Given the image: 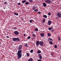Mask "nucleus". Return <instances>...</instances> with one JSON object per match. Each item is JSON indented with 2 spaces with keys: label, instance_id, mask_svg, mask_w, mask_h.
I'll use <instances>...</instances> for the list:
<instances>
[{
  "label": "nucleus",
  "instance_id": "1",
  "mask_svg": "<svg viewBox=\"0 0 61 61\" xmlns=\"http://www.w3.org/2000/svg\"><path fill=\"white\" fill-rule=\"evenodd\" d=\"M18 56L17 57L18 59H19L20 58L22 57V50H19L17 53Z\"/></svg>",
  "mask_w": 61,
  "mask_h": 61
},
{
  "label": "nucleus",
  "instance_id": "2",
  "mask_svg": "<svg viewBox=\"0 0 61 61\" xmlns=\"http://www.w3.org/2000/svg\"><path fill=\"white\" fill-rule=\"evenodd\" d=\"M46 3H47L48 4H51V3H52L51 1L50 0H46V1H45Z\"/></svg>",
  "mask_w": 61,
  "mask_h": 61
},
{
  "label": "nucleus",
  "instance_id": "3",
  "mask_svg": "<svg viewBox=\"0 0 61 61\" xmlns=\"http://www.w3.org/2000/svg\"><path fill=\"white\" fill-rule=\"evenodd\" d=\"M56 14L57 15V17L59 18H60L61 17V13H56Z\"/></svg>",
  "mask_w": 61,
  "mask_h": 61
},
{
  "label": "nucleus",
  "instance_id": "4",
  "mask_svg": "<svg viewBox=\"0 0 61 61\" xmlns=\"http://www.w3.org/2000/svg\"><path fill=\"white\" fill-rule=\"evenodd\" d=\"M44 42L43 41H40V44L39 45L40 46H43V44H44Z\"/></svg>",
  "mask_w": 61,
  "mask_h": 61
},
{
  "label": "nucleus",
  "instance_id": "5",
  "mask_svg": "<svg viewBox=\"0 0 61 61\" xmlns=\"http://www.w3.org/2000/svg\"><path fill=\"white\" fill-rule=\"evenodd\" d=\"M14 33L16 35V36H17L18 35H19V32L17 31H15L14 32Z\"/></svg>",
  "mask_w": 61,
  "mask_h": 61
},
{
  "label": "nucleus",
  "instance_id": "6",
  "mask_svg": "<svg viewBox=\"0 0 61 61\" xmlns=\"http://www.w3.org/2000/svg\"><path fill=\"white\" fill-rule=\"evenodd\" d=\"M40 41H37L36 43V45L37 46H38L40 44Z\"/></svg>",
  "mask_w": 61,
  "mask_h": 61
},
{
  "label": "nucleus",
  "instance_id": "7",
  "mask_svg": "<svg viewBox=\"0 0 61 61\" xmlns=\"http://www.w3.org/2000/svg\"><path fill=\"white\" fill-rule=\"evenodd\" d=\"M48 23L49 25H51V24L52 23V21L50 20H49Z\"/></svg>",
  "mask_w": 61,
  "mask_h": 61
},
{
  "label": "nucleus",
  "instance_id": "8",
  "mask_svg": "<svg viewBox=\"0 0 61 61\" xmlns=\"http://www.w3.org/2000/svg\"><path fill=\"white\" fill-rule=\"evenodd\" d=\"M22 45H20L18 48V50H20L22 48Z\"/></svg>",
  "mask_w": 61,
  "mask_h": 61
},
{
  "label": "nucleus",
  "instance_id": "9",
  "mask_svg": "<svg viewBox=\"0 0 61 61\" xmlns=\"http://www.w3.org/2000/svg\"><path fill=\"white\" fill-rule=\"evenodd\" d=\"M40 34L41 36H42V37L44 36V35H45V34H44V33H41Z\"/></svg>",
  "mask_w": 61,
  "mask_h": 61
},
{
  "label": "nucleus",
  "instance_id": "10",
  "mask_svg": "<svg viewBox=\"0 0 61 61\" xmlns=\"http://www.w3.org/2000/svg\"><path fill=\"white\" fill-rule=\"evenodd\" d=\"M48 40L49 41H53V40H52V39L51 38H48Z\"/></svg>",
  "mask_w": 61,
  "mask_h": 61
},
{
  "label": "nucleus",
  "instance_id": "11",
  "mask_svg": "<svg viewBox=\"0 0 61 61\" xmlns=\"http://www.w3.org/2000/svg\"><path fill=\"white\" fill-rule=\"evenodd\" d=\"M16 41H20V38H16Z\"/></svg>",
  "mask_w": 61,
  "mask_h": 61
},
{
  "label": "nucleus",
  "instance_id": "12",
  "mask_svg": "<svg viewBox=\"0 0 61 61\" xmlns=\"http://www.w3.org/2000/svg\"><path fill=\"white\" fill-rule=\"evenodd\" d=\"M13 41H16V38H14L13 39Z\"/></svg>",
  "mask_w": 61,
  "mask_h": 61
},
{
  "label": "nucleus",
  "instance_id": "13",
  "mask_svg": "<svg viewBox=\"0 0 61 61\" xmlns=\"http://www.w3.org/2000/svg\"><path fill=\"white\" fill-rule=\"evenodd\" d=\"M43 5L44 7H46V4L45 3H43Z\"/></svg>",
  "mask_w": 61,
  "mask_h": 61
},
{
  "label": "nucleus",
  "instance_id": "14",
  "mask_svg": "<svg viewBox=\"0 0 61 61\" xmlns=\"http://www.w3.org/2000/svg\"><path fill=\"white\" fill-rule=\"evenodd\" d=\"M41 53V51L40 50H38V51L37 52V53H38V54H40Z\"/></svg>",
  "mask_w": 61,
  "mask_h": 61
},
{
  "label": "nucleus",
  "instance_id": "15",
  "mask_svg": "<svg viewBox=\"0 0 61 61\" xmlns=\"http://www.w3.org/2000/svg\"><path fill=\"white\" fill-rule=\"evenodd\" d=\"M26 2V0H23L22 1V4H24V3L25 2Z\"/></svg>",
  "mask_w": 61,
  "mask_h": 61
},
{
  "label": "nucleus",
  "instance_id": "16",
  "mask_svg": "<svg viewBox=\"0 0 61 61\" xmlns=\"http://www.w3.org/2000/svg\"><path fill=\"white\" fill-rule=\"evenodd\" d=\"M28 61H33V59L32 58H31L28 60Z\"/></svg>",
  "mask_w": 61,
  "mask_h": 61
},
{
  "label": "nucleus",
  "instance_id": "17",
  "mask_svg": "<svg viewBox=\"0 0 61 61\" xmlns=\"http://www.w3.org/2000/svg\"><path fill=\"white\" fill-rule=\"evenodd\" d=\"M14 14L15 15H18V13H14Z\"/></svg>",
  "mask_w": 61,
  "mask_h": 61
},
{
  "label": "nucleus",
  "instance_id": "18",
  "mask_svg": "<svg viewBox=\"0 0 61 61\" xmlns=\"http://www.w3.org/2000/svg\"><path fill=\"white\" fill-rule=\"evenodd\" d=\"M35 31H38V29L37 28H36L35 29Z\"/></svg>",
  "mask_w": 61,
  "mask_h": 61
},
{
  "label": "nucleus",
  "instance_id": "19",
  "mask_svg": "<svg viewBox=\"0 0 61 61\" xmlns=\"http://www.w3.org/2000/svg\"><path fill=\"white\" fill-rule=\"evenodd\" d=\"M32 9L33 10H35L36 9V7L35 6L33 7H32Z\"/></svg>",
  "mask_w": 61,
  "mask_h": 61
},
{
  "label": "nucleus",
  "instance_id": "20",
  "mask_svg": "<svg viewBox=\"0 0 61 61\" xmlns=\"http://www.w3.org/2000/svg\"><path fill=\"white\" fill-rule=\"evenodd\" d=\"M43 17L45 18H47V16H46V15H44Z\"/></svg>",
  "mask_w": 61,
  "mask_h": 61
},
{
  "label": "nucleus",
  "instance_id": "21",
  "mask_svg": "<svg viewBox=\"0 0 61 61\" xmlns=\"http://www.w3.org/2000/svg\"><path fill=\"white\" fill-rule=\"evenodd\" d=\"M47 35L48 36H51V34L49 33H48Z\"/></svg>",
  "mask_w": 61,
  "mask_h": 61
},
{
  "label": "nucleus",
  "instance_id": "22",
  "mask_svg": "<svg viewBox=\"0 0 61 61\" xmlns=\"http://www.w3.org/2000/svg\"><path fill=\"white\" fill-rule=\"evenodd\" d=\"M33 50H31L30 51V52L31 53H33Z\"/></svg>",
  "mask_w": 61,
  "mask_h": 61
},
{
  "label": "nucleus",
  "instance_id": "23",
  "mask_svg": "<svg viewBox=\"0 0 61 61\" xmlns=\"http://www.w3.org/2000/svg\"><path fill=\"white\" fill-rule=\"evenodd\" d=\"M29 2H26L25 3V5H28V4H29Z\"/></svg>",
  "mask_w": 61,
  "mask_h": 61
},
{
  "label": "nucleus",
  "instance_id": "24",
  "mask_svg": "<svg viewBox=\"0 0 61 61\" xmlns=\"http://www.w3.org/2000/svg\"><path fill=\"white\" fill-rule=\"evenodd\" d=\"M26 55L27 56H29V54L28 53H27Z\"/></svg>",
  "mask_w": 61,
  "mask_h": 61
},
{
  "label": "nucleus",
  "instance_id": "25",
  "mask_svg": "<svg viewBox=\"0 0 61 61\" xmlns=\"http://www.w3.org/2000/svg\"><path fill=\"white\" fill-rule=\"evenodd\" d=\"M32 36L34 37H36V35L35 34H32Z\"/></svg>",
  "mask_w": 61,
  "mask_h": 61
},
{
  "label": "nucleus",
  "instance_id": "26",
  "mask_svg": "<svg viewBox=\"0 0 61 61\" xmlns=\"http://www.w3.org/2000/svg\"><path fill=\"white\" fill-rule=\"evenodd\" d=\"M43 22H46L45 20V19L44 18L43 20Z\"/></svg>",
  "mask_w": 61,
  "mask_h": 61
},
{
  "label": "nucleus",
  "instance_id": "27",
  "mask_svg": "<svg viewBox=\"0 0 61 61\" xmlns=\"http://www.w3.org/2000/svg\"><path fill=\"white\" fill-rule=\"evenodd\" d=\"M38 11V10L37 9H36L35 10H34V11L35 12H37Z\"/></svg>",
  "mask_w": 61,
  "mask_h": 61
},
{
  "label": "nucleus",
  "instance_id": "28",
  "mask_svg": "<svg viewBox=\"0 0 61 61\" xmlns=\"http://www.w3.org/2000/svg\"><path fill=\"white\" fill-rule=\"evenodd\" d=\"M58 37V41H60V40H61V39H60V37Z\"/></svg>",
  "mask_w": 61,
  "mask_h": 61
},
{
  "label": "nucleus",
  "instance_id": "29",
  "mask_svg": "<svg viewBox=\"0 0 61 61\" xmlns=\"http://www.w3.org/2000/svg\"><path fill=\"white\" fill-rule=\"evenodd\" d=\"M39 57L40 58V59H42V57L41 56H39Z\"/></svg>",
  "mask_w": 61,
  "mask_h": 61
},
{
  "label": "nucleus",
  "instance_id": "30",
  "mask_svg": "<svg viewBox=\"0 0 61 61\" xmlns=\"http://www.w3.org/2000/svg\"><path fill=\"white\" fill-rule=\"evenodd\" d=\"M29 2L30 3H32V2H33V1L32 0H29Z\"/></svg>",
  "mask_w": 61,
  "mask_h": 61
},
{
  "label": "nucleus",
  "instance_id": "31",
  "mask_svg": "<svg viewBox=\"0 0 61 61\" xmlns=\"http://www.w3.org/2000/svg\"><path fill=\"white\" fill-rule=\"evenodd\" d=\"M25 46L27 47V44L26 43L25 45Z\"/></svg>",
  "mask_w": 61,
  "mask_h": 61
},
{
  "label": "nucleus",
  "instance_id": "32",
  "mask_svg": "<svg viewBox=\"0 0 61 61\" xmlns=\"http://www.w3.org/2000/svg\"><path fill=\"white\" fill-rule=\"evenodd\" d=\"M50 44H53V42H51V41H50Z\"/></svg>",
  "mask_w": 61,
  "mask_h": 61
},
{
  "label": "nucleus",
  "instance_id": "33",
  "mask_svg": "<svg viewBox=\"0 0 61 61\" xmlns=\"http://www.w3.org/2000/svg\"><path fill=\"white\" fill-rule=\"evenodd\" d=\"M13 29H14V30L16 29H17V27H15L14 28H13Z\"/></svg>",
  "mask_w": 61,
  "mask_h": 61
},
{
  "label": "nucleus",
  "instance_id": "34",
  "mask_svg": "<svg viewBox=\"0 0 61 61\" xmlns=\"http://www.w3.org/2000/svg\"><path fill=\"white\" fill-rule=\"evenodd\" d=\"M31 38V36H29L27 38V39H30V38Z\"/></svg>",
  "mask_w": 61,
  "mask_h": 61
},
{
  "label": "nucleus",
  "instance_id": "35",
  "mask_svg": "<svg viewBox=\"0 0 61 61\" xmlns=\"http://www.w3.org/2000/svg\"><path fill=\"white\" fill-rule=\"evenodd\" d=\"M48 15H51V13H48Z\"/></svg>",
  "mask_w": 61,
  "mask_h": 61
},
{
  "label": "nucleus",
  "instance_id": "36",
  "mask_svg": "<svg viewBox=\"0 0 61 61\" xmlns=\"http://www.w3.org/2000/svg\"><path fill=\"white\" fill-rule=\"evenodd\" d=\"M42 55L41 54H39L38 55V56H41Z\"/></svg>",
  "mask_w": 61,
  "mask_h": 61
},
{
  "label": "nucleus",
  "instance_id": "37",
  "mask_svg": "<svg viewBox=\"0 0 61 61\" xmlns=\"http://www.w3.org/2000/svg\"><path fill=\"white\" fill-rule=\"evenodd\" d=\"M51 32H54V31H55V30H51Z\"/></svg>",
  "mask_w": 61,
  "mask_h": 61
},
{
  "label": "nucleus",
  "instance_id": "38",
  "mask_svg": "<svg viewBox=\"0 0 61 61\" xmlns=\"http://www.w3.org/2000/svg\"><path fill=\"white\" fill-rule=\"evenodd\" d=\"M48 29L49 30H50L51 29V27H49L48 28Z\"/></svg>",
  "mask_w": 61,
  "mask_h": 61
},
{
  "label": "nucleus",
  "instance_id": "39",
  "mask_svg": "<svg viewBox=\"0 0 61 61\" xmlns=\"http://www.w3.org/2000/svg\"><path fill=\"white\" fill-rule=\"evenodd\" d=\"M55 48H57V46H56V45H55Z\"/></svg>",
  "mask_w": 61,
  "mask_h": 61
},
{
  "label": "nucleus",
  "instance_id": "40",
  "mask_svg": "<svg viewBox=\"0 0 61 61\" xmlns=\"http://www.w3.org/2000/svg\"><path fill=\"white\" fill-rule=\"evenodd\" d=\"M37 61H41V59L38 60Z\"/></svg>",
  "mask_w": 61,
  "mask_h": 61
},
{
  "label": "nucleus",
  "instance_id": "41",
  "mask_svg": "<svg viewBox=\"0 0 61 61\" xmlns=\"http://www.w3.org/2000/svg\"><path fill=\"white\" fill-rule=\"evenodd\" d=\"M30 23H32V20H30Z\"/></svg>",
  "mask_w": 61,
  "mask_h": 61
},
{
  "label": "nucleus",
  "instance_id": "42",
  "mask_svg": "<svg viewBox=\"0 0 61 61\" xmlns=\"http://www.w3.org/2000/svg\"><path fill=\"white\" fill-rule=\"evenodd\" d=\"M4 4H7V3L6 2H4Z\"/></svg>",
  "mask_w": 61,
  "mask_h": 61
},
{
  "label": "nucleus",
  "instance_id": "43",
  "mask_svg": "<svg viewBox=\"0 0 61 61\" xmlns=\"http://www.w3.org/2000/svg\"><path fill=\"white\" fill-rule=\"evenodd\" d=\"M18 5H21V4H20V3H18Z\"/></svg>",
  "mask_w": 61,
  "mask_h": 61
},
{
  "label": "nucleus",
  "instance_id": "44",
  "mask_svg": "<svg viewBox=\"0 0 61 61\" xmlns=\"http://www.w3.org/2000/svg\"><path fill=\"white\" fill-rule=\"evenodd\" d=\"M38 14H41V12L40 11H39L38 13Z\"/></svg>",
  "mask_w": 61,
  "mask_h": 61
},
{
  "label": "nucleus",
  "instance_id": "45",
  "mask_svg": "<svg viewBox=\"0 0 61 61\" xmlns=\"http://www.w3.org/2000/svg\"><path fill=\"white\" fill-rule=\"evenodd\" d=\"M24 36H25V34H24Z\"/></svg>",
  "mask_w": 61,
  "mask_h": 61
},
{
  "label": "nucleus",
  "instance_id": "46",
  "mask_svg": "<svg viewBox=\"0 0 61 61\" xmlns=\"http://www.w3.org/2000/svg\"><path fill=\"white\" fill-rule=\"evenodd\" d=\"M51 29H53V27H51Z\"/></svg>",
  "mask_w": 61,
  "mask_h": 61
},
{
  "label": "nucleus",
  "instance_id": "47",
  "mask_svg": "<svg viewBox=\"0 0 61 61\" xmlns=\"http://www.w3.org/2000/svg\"><path fill=\"white\" fill-rule=\"evenodd\" d=\"M32 34H33L34 33V32L33 31H32Z\"/></svg>",
  "mask_w": 61,
  "mask_h": 61
},
{
  "label": "nucleus",
  "instance_id": "48",
  "mask_svg": "<svg viewBox=\"0 0 61 61\" xmlns=\"http://www.w3.org/2000/svg\"><path fill=\"white\" fill-rule=\"evenodd\" d=\"M6 37H7V38H9V36H7Z\"/></svg>",
  "mask_w": 61,
  "mask_h": 61
},
{
  "label": "nucleus",
  "instance_id": "49",
  "mask_svg": "<svg viewBox=\"0 0 61 61\" xmlns=\"http://www.w3.org/2000/svg\"><path fill=\"white\" fill-rule=\"evenodd\" d=\"M22 19V20H23V19Z\"/></svg>",
  "mask_w": 61,
  "mask_h": 61
},
{
  "label": "nucleus",
  "instance_id": "50",
  "mask_svg": "<svg viewBox=\"0 0 61 61\" xmlns=\"http://www.w3.org/2000/svg\"><path fill=\"white\" fill-rule=\"evenodd\" d=\"M42 1H44V0H41Z\"/></svg>",
  "mask_w": 61,
  "mask_h": 61
},
{
  "label": "nucleus",
  "instance_id": "51",
  "mask_svg": "<svg viewBox=\"0 0 61 61\" xmlns=\"http://www.w3.org/2000/svg\"><path fill=\"white\" fill-rule=\"evenodd\" d=\"M4 9H5V8H4Z\"/></svg>",
  "mask_w": 61,
  "mask_h": 61
},
{
  "label": "nucleus",
  "instance_id": "52",
  "mask_svg": "<svg viewBox=\"0 0 61 61\" xmlns=\"http://www.w3.org/2000/svg\"><path fill=\"white\" fill-rule=\"evenodd\" d=\"M52 54L53 55V53H52Z\"/></svg>",
  "mask_w": 61,
  "mask_h": 61
}]
</instances>
